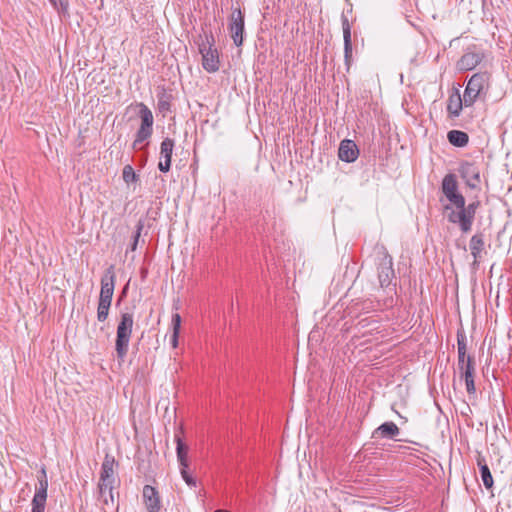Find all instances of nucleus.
<instances>
[{
  "instance_id": "1",
  "label": "nucleus",
  "mask_w": 512,
  "mask_h": 512,
  "mask_svg": "<svg viewBox=\"0 0 512 512\" xmlns=\"http://www.w3.org/2000/svg\"><path fill=\"white\" fill-rule=\"evenodd\" d=\"M441 190L450 202V204L444 206L448 221L452 224H457L463 233L471 231L474 220L464 209L465 198L458 191V182L455 174L448 173L444 176Z\"/></svg>"
},
{
  "instance_id": "2",
  "label": "nucleus",
  "mask_w": 512,
  "mask_h": 512,
  "mask_svg": "<svg viewBox=\"0 0 512 512\" xmlns=\"http://www.w3.org/2000/svg\"><path fill=\"white\" fill-rule=\"evenodd\" d=\"M394 278L395 272L392 258H381L378 264V279L384 296L382 297L378 294L377 298L379 302H383L385 308L393 307L394 305V296L396 295V283L393 282Z\"/></svg>"
},
{
  "instance_id": "3",
  "label": "nucleus",
  "mask_w": 512,
  "mask_h": 512,
  "mask_svg": "<svg viewBox=\"0 0 512 512\" xmlns=\"http://www.w3.org/2000/svg\"><path fill=\"white\" fill-rule=\"evenodd\" d=\"M134 326V314L133 312L126 311L120 315V321L117 325L116 340H115V351L117 358L121 361L125 359L129 349V342L132 335Z\"/></svg>"
},
{
  "instance_id": "4",
  "label": "nucleus",
  "mask_w": 512,
  "mask_h": 512,
  "mask_svg": "<svg viewBox=\"0 0 512 512\" xmlns=\"http://www.w3.org/2000/svg\"><path fill=\"white\" fill-rule=\"evenodd\" d=\"M197 44L199 52L202 55L203 68L209 73L218 71L220 66L219 53L215 48V37L213 33L211 31H204L203 34L199 35Z\"/></svg>"
},
{
  "instance_id": "5",
  "label": "nucleus",
  "mask_w": 512,
  "mask_h": 512,
  "mask_svg": "<svg viewBox=\"0 0 512 512\" xmlns=\"http://www.w3.org/2000/svg\"><path fill=\"white\" fill-rule=\"evenodd\" d=\"M136 107L139 109L138 116L141 123L135 134L132 148L134 150H141L143 148L141 144L149 140L153 134L154 117L150 108L143 102L137 103Z\"/></svg>"
},
{
  "instance_id": "6",
  "label": "nucleus",
  "mask_w": 512,
  "mask_h": 512,
  "mask_svg": "<svg viewBox=\"0 0 512 512\" xmlns=\"http://www.w3.org/2000/svg\"><path fill=\"white\" fill-rule=\"evenodd\" d=\"M490 74L479 72L472 75L464 91L465 106H472L476 100L485 95L489 88Z\"/></svg>"
},
{
  "instance_id": "7",
  "label": "nucleus",
  "mask_w": 512,
  "mask_h": 512,
  "mask_svg": "<svg viewBox=\"0 0 512 512\" xmlns=\"http://www.w3.org/2000/svg\"><path fill=\"white\" fill-rule=\"evenodd\" d=\"M115 465H117L115 458L110 454H106L101 465L100 478L98 483L100 496L103 497L108 491L112 501L114 484L116 482L114 471Z\"/></svg>"
},
{
  "instance_id": "8",
  "label": "nucleus",
  "mask_w": 512,
  "mask_h": 512,
  "mask_svg": "<svg viewBox=\"0 0 512 512\" xmlns=\"http://www.w3.org/2000/svg\"><path fill=\"white\" fill-rule=\"evenodd\" d=\"M458 173L464 180L466 186L471 190L479 191L481 189L480 168L474 162L462 161L458 167Z\"/></svg>"
},
{
  "instance_id": "9",
  "label": "nucleus",
  "mask_w": 512,
  "mask_h": 512,
  "mask_svg": "<svg viewBox=\"0 0 512 512\" xmlns=\"http://www.w3.org/2000/svg\"><path fill=\"white\" fill-rule=\"evenodd\" d=\"M228 29L234 44L237 47L242 46L244 42L245 21L244 13L241 9H233L229 19Z\"/></svg>"
},
{
  "instance_id": "10",
  "label": "nucleus",
  "mask_w": 512,
  "mask_h": 512,
  "mask_svg": "<svg viewBox=\"0 0 512 512\" xmlns=\"http://www.w3.org/2000/svg\"><path fill=\"white\" fill-rule=\"evenodd\" d=\"M114 265L109 266L101 278V290L99 300L110 303L114 294L115 272Z\"/></svg>"
},
{
  "instance_id": "11",
  "label": "nucleus",
  "mask_w": 512,
  "mask_h": 512,
  "mask_svg": "<svg viewBox=\"0 0 512 512\" xmlns=\"http://www.w3.org/2000/svg\"><path fill=\"white\" fill-rule=\"evenodd\" d=\"M142 501L147 512H161L162 501L159 491L151 485H144Z\"/></svg>"
},
{
  "instance_id": "12",
  "label": "nucleus",
  "mask_w": 512,
  "mask_h": 512,
  "mask_svg": "<svg viewBox=\"0 0 512 512\" xmlns=\"http://www.w3.org/2000/svg\"><path fill=\"white\" fill-rule=\"evenodd\" d=\"M458 369L460 371V377L465 380L466 390L469 394H474L476 392L475 383H474V359L471 356L467 357V360H463V362L457 363Z\"/></svg>"
},
{
  "instance_id": "13",
  "label": "nucleus",
  "mask_w": 512,
  "mask_h": 512,
  "mask_svg": "<svg viewBox=\"0 0 512 512\" xmlns=\"http://www.w3.org/2000/svg\"><path fill=\"white\" fill-rule=\"evenodd\" d=\"M175 147V141L172 138L166 137L160 144V161L158 168L161 172H168L171 168V159L173 150Z\"/></svg>"
},
{
  "instance_id": "14",
  "label": "nucleus",
  "mask_w": 512,
  "mask_h": 512,
  "mask_svg": "<svg viewBox=\"0 0 512 512\" xmlns=\"http://www.w3.org/2000/svg\"><path fill=\"white\" fill-rule=\"evenodd\" d=\"M48 480L38 481L31 502V512H45L47 502Z\"/></svg>"
},
{
  "instance_id": "15",
  "label": "nucleus",
  "mask_w": 512,
  "mask_h": 512,
  "mask_svg": "<svg viewBox=\"0 0 512 512\" xmlns=\"http://www.w3.org/2000/svg\"><path fill=\"white\" fill-rule=\"evenodd\" d=\"M359 156V149L353 140H342L338 149V157L340 160L352 163Z\"/></svg>"
},
{
  "instance_id": "16",
  "label": "nucleus",
  "mask_w": 512,
  "mask_h": 512,
  "mask_svg": "<svg viewBox=\"0 0 512 512\" xmlns=\"http://www.w3.org/2000/svg\"><path fill=\"white\" fill-rule=\"evenodd\" d=\"M483 60V54L467 50L457 62V68L460 71H469L474 69Z\"/></svg>"
},
{
  "instance_id": "17",
  "label": "nucleus",
  "mask_w": 512,
  "mask_h": 512,
  "mask_svg": "<svg viewBox=\"0 0 512 512\" xmlns=\"http://www.w3.org/2000/svg\"><path fill=\"white\" fill-rule=\"evenodd\" d=\"M342 29L344 40V58L347 70H349L352 62V41H351V26L347 17L342 16Z\"/></svg>"
},
{
  "instance_id": "18",
  "label": "nucleus",
  "mask_w": 512,
  "mask_h": 512,
  "mask_svg": "<svg viewBox=\"0 0 512 512\" xmlns=\"http://www.w3.org/2000/svg\"><path fill=\"white\" fill-rule=\"evenodd\" d=\"M400 433L398 426L392 422L387 421L382 423L372 432V438H386V439H395Z\"/></svg>"
},
{
  "instance_id": "19",
  "label": "nucleus",
  "mask_w": 512,
  "mask_h": 512,
  "mask_svg": "<svg viewBox=\"0 0 512 512\" xmlns=\"http://www.w3.org/2000/svg\"><path fill=\"white\" fill-rule=\"evenodd\" d=\"M464 99L462 100L461 95L457 89L451 93L448 97L447 112L449 117L456 118L462 111Z\"/></svg>"
},
{
  "instance_id": "20",
  "label": "nucleus",
  "mask_w": 512,
  "mask_h": 512,
  "mask_svg": "<svg viewBox=\"0 0 512 512\" xmlns=\"http://www.w3.org/2000/svg\"><path fill=\"white\" fill-rule=\"evenodd\" d=\"M176 454L180 466L189 467L188 446L183 442L180 434H175Z\"/></svg>"
},
{
  "instance_id": "21",
  "label": "nucleus",
  "mask_w": 512,
  "mask_h": 512,
  "mask_svg": "<svg viewBox=\"0 0 512 512\" xmlns=\"http://www.w3.org/2000/svg\"><path fill=\"white\" fill-rule=\"evenodd\" d=\"M449 143L455 147H465L469 142V136L461 130H451L447 133Z\"/></svg>"
},
{
  "instance_id": "22",
  "label": "nucleus",
  "mask_w": 512,
  "mask_h": 512,
  "mask_svg": "<svg viewBox=\"0 0 512 512\" xmlns=\"http://www.w3.org/2000/svg\"><path fill=\"white\" fill-rule=\"evenodd\" d=\"M477 464L480 470V476L483 481V484L486 489H491L493 487V477L490 472L488 465L483 457H478Z\"/></svg>"
},
{
  "instance_id": "23",
  "label": "nucleus",
  "mask_w": 512,
  "mask_h": 512,
  "mask_svg": "<svg viewBox=\"0 0 512 512\" xmlns=\"http://www.w3.org/2000/svg\"><path fill=\"white\" fill-rule=\"evenodd\" d=\"M172 335L170 337V343L173 348L178 346L179 333L181 329V316L178 313L172 315L171 319Z\"/></svg>"
},
{
  "instance_id": "24",
  "label": "nucleus",
  "mask_w": 512,
  "mask_h": 512,
  "mask_svg": "<svg viewBox=\"0 0 512 512\" xmlns=\"http://www.w3.org/2000/svg\"><path fill=\"white\" fill-rule=\"evenodd\" d=\"M484 237L482 233H477L472 236L469 247L472 256H478L484 251Z\"/></svg>"
},
{
  "instance_id": "25",
  "label": "nucleus",
  "mask_w": 512,
  "mask_h": 512,
  "mask_svg": "<svg viewBox=\"0 0 512 512\" xmlns=\"http://www.w3.org/2000/svg\"><path fill=\"white\" fill-rule=\"evenodd\" d=\"M144 229H145V220L140 219L137 222L136 231L132 237L133 241H132L130 247H128L126 249V254L136 251V248H137L138 244L140 243V238H141V235H142V232Z\"/></svg>"
},
{
  "instance_id": "26",
  "label": "nucleus",
  "mask_w": 512,
  "mask_h": 512,
  "mask_svg": "<svg viewBox=\"0 0 512 512\" xmlns=\"http://www.w3.org/2000/svg\"><path fill=\"white\" fill-rule=\"evenodd\" d=\"M457 350H458V362H463V360H467V343L466 336L463 332L457 333Z\"/></svg>"
},
{
  "instance_id": "27",
  "label": "nucleus",
  "mask_w": 512,
  "mask_h": 512,
  "mask_svg": "<svg viewBox=\"0 0 512 512\" xmlns=\"http://www.w3.org/2000/svg\"><path fill=\"white\" fill-rule=\"evenodd\" d=\"M157 108L160 113L165 114L166 112L170 111L171 108V95L162 92L158 95V102H157Z\"/></svg>"
},
{
  "instance_id": "28",
  "label": "nucleus",
  "mask_w": 512,
  "mask_h": 512,
  "mask_svg": "<svg viewBox=\"0 0 512 512\" xmlns=\"http://www.w3.org/2000/svg\"><path fill=\"white\" fill-rule=\"evenodd\" d=\"M110 306V303L99 300L97 307V319L99 322H104L108 318Z\"/></svg>"
},
{
  "instance_id": "29",
  "label": "nucleus",
  "mask_w": 512,
  "mask_h": 512,
  "mask_svg": "<svg viewBox=\"0 0 512 512\" xmlns=\"http://www.w3.org/2000/svg\"><path fill=\"white\" fill-rule=\"evenodd\" d=\"M122 177L127 184L138 181V175L135 173L131 165L124 166Z\"/></svg>"
},
{
  "instance_id": "30",
  "label": "nucleus",
  "mask_w": 512,
  "mask_h": 512,
  "mask_svg": "<svg viewBox=\"0 0 512 512\" xmlns=\"http://www.w3.org/2000/svg\"><path fill=\"white\" fill-rule=\"evenodd\" d=\"M51 5L58 11V13L68 14L69 4L67 0H49Z\"/></svg>"
},
{
  "instance_id": "31",
  "label": "nucleus",
  "mask_w": 512,
  "mask_h": 512,
  "mask_svg": "<svg viewBox=\"0 0 512 512\" xmlns=\"http://www.w3.org/2000/svg\"><path fill=\"white\" fill-rule=\"evenodd\" d=\"M180 473H181V476L183 478V480L185 481V483L190 486V487H196L197 485V481L194 477H192V475H190V473L188 472V467H183V466H180Z\"/></svg>"
},
{
  "instance_id": "32",
  "label": "nucleus",
  "mask_w": 512,
  "mask_h": 512,
  "mask_svg": "<svg viewBox=\"0 0 512 512\" xmlns=\"http://www.w3.org/2000/svg\"><path fill=\"white\" fill-rule=\"evenodd\" d=\"M479 206H480V202L478 200H476V201H473V202L469 203L467 206L464 204V209L467 211V213L474 220L475 214H476V210L478 209Z\"/></svg>"
},
{
  "instance_id": "33",
  "label": "nucleus",
  "mask_w": 512,
  "mask_h": 512,
  "mask_svg": "<svg viewBox=\"0 0 512 512\" xmlns=\"http://www.w3.org/2000/svg\"><path fill=\"white\" fill-rule=\"evenodd\" d=\"M37 480H38V481H45V480H48L47 472H46V468H45V466H42V467H41V469H40V471L38 472Z\"/></svg>"
},
{
  "instance_id": "34",
  "label": "nucleus",
  "mask_w": 512,
  "mask_h": 512,
  "mask_svg": "<svg viewBox=\"0 0 512 512\" xmlns=\"http://www.w3.org/2000/svg\"><path fill=\"white\" fill-rule=\"evenodd\" d=\"M141 275H142V278L144 279L147 275V268L145 266H142L141 267Z\"/></svg>"
},
{
  "instance_id": "35",
  "label": "nucleus",
  "mask_w": 512,
  "mask_h": 512,
  "mask_svg": "<svg viewBox=\"0 0 512 512\" xmlns=\"http://www.w3.org/2000/svg\"><path fill=\"white\" fill-rule=\"evenodd\" d=\"M214 512H230V511H228V510H223V509H217V510H215Z\"/></svg>"
}]
</instances>
